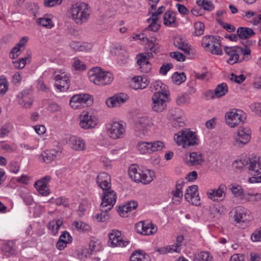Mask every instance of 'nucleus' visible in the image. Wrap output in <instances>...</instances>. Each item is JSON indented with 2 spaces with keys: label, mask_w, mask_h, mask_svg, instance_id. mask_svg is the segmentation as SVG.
<instances>
[{
  "label": "nucleus",
  "mask_w": 261,
  "mask_h": 261,
  "mask_svg": "<svg viewBox=\"0 0 261 261\" xmlns=\"http://www.w3.org/2000/svg\"><path fill=\"white\" fill-rule=\"evenodd\" d=\"M68 15L77 24H82L90 17V7L85 3L76 4L69 10Z\"/></svg>",
  "instance_id": "nucleus-1"
},
{
  "label": "nucleus",
  "mask_w": 261,
  "mask_h": 261,
  "mask_svg": "<svg viewBox=\"0 0 261 261\" xmlns=\"http://www.w3.org/2000/svg\"><path fill=\"white\" fill-rule=\"evenodd\" d=\"M88 74L91 82L100 86L110 84L114 79L112 73L110 72L102 71L98 67L90 69L88 72Z\"/></svg>",
  "instance_id": "nucleus-2"
},
{
  "label": "nucleus",
  "mask_w": 261,
  "mask_h": 261,
  "mask_svg": "<svg viewBox=\"0 0 261 261\" xmlns=\"http://www.w3.org/2000/svg\"><path fill=\"white\" fill-rule=\"evenodd\" d=\"M174 139L178 145H181L185 148L198 144V139L195 133L188 129L181 130L175 134Z\"/></svg>",
  "instance_id": "nucleus-3"
},
{
  "label": "nucleus",
  "mask_w": 261,
  "mask_h": 261,
  "mask_svg": "<svg viewBox=\"0 0 261 261\" xmlns=\"http://www.w3.org/2000/svg\"><path fill=\"white\" fill-rule=\"evenodd\" d=\"M148 175L139 169L136 165H132L128 168V175L132 180L136 182L147 184L152 181L155 176L153 172L148 170Z\"/></svg>",
  "instance_id": "nucleus-4"
},
{
  "label": "nucleus",
  "mask_w": 261,
  "mask_h": 261,
  "mask_svg": "<svg viewBox=\"0 0 261 261\" xmlns=\"http://www.w3.org/2000/svg\"><path fill=\"white\" fill-rule=\"evenodd\" d=\"M246 114L240 110H233L225 114V122L230 127H235L244 124Z\"/></svg>",
  "instance_id": "nucleus-5"
},
{
  "label": "nucleus",
  "mask_w": 261,
  "mask_h": 261,
  "mask_svg": "<svg viewBox=\"0 0 261 261\" xmlns=\"http://www.w3.org/2000/svg\"><path fill=\"white\" fill-rule=\"evenodd\" d=\"M53 79L56 81V87L60 91L65 92L69 89L70 81L64 71L62 70L55 71Z\"/></svg>",
  "instance_id": "nucleus-6"
},
{
  "label": "nucleus",
  "mask_w": 261,
  "mask_h": 261,
  "mask_svg": "<svg viewBox=\"0 0 261 261\" xmlns=\"http://www.w3.org/2000/svg\"><path fill=\"white\" fill-rule=\"evenodd\" d=\"M168 98L166 93L159 91L154 93L152 97V109L153 111L157 112H162L166 107L165 98Z\"/></svg>",
  "instance_id": "nucleus-7"
},
{
  "label": "nucleus",
  "mask_w": 261,
  "mask_h": 261,
  "mask_svg": "<svg viewBox=\"0 0 261 261\" xmlns=\"http://www.w3.org/2000/svg\"><path fill=\"white\" fill-rule=\"evenodd\" d=\"M251 139V130L248 128L238 129L237 135L234 138L233 145L238 147H242L247 144Z\"/></svg>",
  "instance_id": "nucleus-8"
},
{
  "label": "nucleus",
  "mask_w": 261,
  "mask_h": 261,
  "mask_svg": "<svg viewBox=\"0 0 261 261\" xmlns=\"http://www.w3.org/2000/svg\"><path fill=\"white\" fill-rule=\"evenodd\" d=\"M107 128L109 136L114 139L122 138L125 132L123 125L117 121L108 124Z\"/></svg>",
  "instance_id": "nucleus-9"
},
{
  "label": "nucleus",
  "mask_w": 261,
  "mask_h": 261,
  "mask_svg": "<svg viewBox=\"0 0 261 261\" xmlns=\"http://www.w3.org/2000/svg\"><path fill=\"white\" fill-rule=\"evenodd\" d=\"M150 120L147 116H143L138 118L135 124V131L136 135L141 138H144L147 133Z\"/></svg>",
  "instance_id": "nucleus-10"
},
{
  "label": "nucleus",
  "mask_w": 261,
  "mask_h": 261,
  "mask_svg": "<svg viewBox=\"0 0 261 261\" xmlns=\"http://www.w3.org/2000/svg\"><path fill=\"white\" fill-rule=\"evenodd\" d=\"M230 214L237 223H245L246 224L249 219V215L247 214L246 210L240 206L232 209Z\"/></svg>",
  "instance_id": "nucleus-11"
},
{
  "label": "nucleus",
  "mask_w": 261,
  "mask_h": 261,
  "mask_svg": "<svg viewBox=\"0 0 261 261\" xmlns=\"http://www.w3.org/2000/svg\"><path fill=\"white\" fill-rule=\"evenodd\" d=\"M103 191L101 205H102L103 207L109 206V209H112L116 201V193L111 188L107 190H104Z\"/></svg>",
  "instance_id": "nucleus-12"
},
{
  "label": "nucleus",
  "mask_w": 261,
  "mask_h": 261,
  "mask_svg": "<svg viewBox=\"0 0 261 261\" xmlns=\"http://www.w3.org/2000/svg\"><path fill=\"white\" fill-rule=\"evenodd\" d=\"M109 246L123 247L126 246L129 243L128 241L122 240L120 231L117 230H112V232L109 234Z\"/></svg>",
  "instance_id": "nucleus-13"
},
{
  "label": "nucleus",
  "mask_w": 261,
  "mask_h": 261,
  "mask_svg": "<svg viewBox=\"0 0 261 261\" xmlns=\"http://www.w3.org/2000/svg\"><path fill=\"white\" fill-rule=\"evenodd\" d=\"M97 123L95 117L89 115L87 112H83L80 116V125L82 128L88 129L93 128Z\"/></svg>",
  "instance_id": "nucleus-14"
},
{
  "label": "nucleus",
  "mask_w": 261,
  "mask_h": 261,
  "mask_svg": "<svg viewBox=\"0 0 261 261\" xmlns=\"http://www.w3.org/2000/svg\"><path fill=\"white\" fill-rule=\"evenodd\" d=\"M248 169L250 173L255 176L261 173V157L256 156L248 158Z\"/></svg>",
  "instance_id": "nucleus-15"
},
{
  "label": "nucleus",
  "mask_w": 261,
  "mask_h": 261,
  "mask_svg": "<svg viewBox=\"0 0 261 261\" xmlns=\"http://www.w3.org/2000/svg\"><path fill=\"white\" fill-rule=\"evenodd\" d=\"M50 179L51 177L46 175L35 182V188L42 195L47 196L49 194V190L47 186Z\"/></svg>",
  "instance_id": "nucleus-16"
},
{
  "label": "nucleus",
  "mask_w": 261,
  "mask_h": 261,
  "mask_svg": "<svg viewBox=\"0 0 261 261\" xmlns=\"http://www.w3.org/2000/svg\"><path fill=\"white\" fill-rule=\"evenodd\" d=\"M224 51L226 55L229 56L227 62L230 65H233L238 62H241L244 60L243 58L239 61V55L237 46H225Z\"/></svg>",
  "instance_id": "nucleus-17"
},
{
  "label": "nucleus",
  "mask_w": 261,
  "mask_h": 261,
  "mask_svg": "<svg viewBox=\"0 0 261 261\" xmlns=\"http://www.w3.org/2000/svg\"><path fill=\"white\" fill-rule=\"evenodd\" d=\"M18 103L23 108H30L33 102L32 94L28 90H23L18 95Z\"/></svg>",
  "instance_id": "nucleus-18"
},
{
  "label": "nucleus",
  "mask_w": 261,
  "mask_h": 261,
  "mask_svg": "<svg viewBox=\"0 0 261 261\" xmlns=\"http://www.w3.org/2000/svg\"><path fill=\"white\" fill-rule=\"evenodd\" d=\"M226 189V187L225 185H221L218 189L208 190L207 192V197L213 201L222 200Z\"/></svg>",
  "instance_id": "nucleus-19"
},
{
  "label": "nucleus",
  "mask_w": 261,
  "mask_h": 261,
  "mask_svg": "<svg viewBox=\"0 0 261 261\" xmlns=\"http://www.w3.org/2000/svg\"><path fill=\"white\" fill-rule=\"evenodd\" d=\"M145 48L147 52L143 54L146 56V59L153 57V54H156L160 51V46L158 43L155 42V40H148L146 44Z\"/></svg>",
  "instance_id": "nucleus-20"
},
{
  "label": "nucleus",
  "mask_w": 261,
  "mask_h": 261,
  "mask_svg": "<svg viewBox=\"0 0 261 261\" xmlns=\"http://www.w3.org/2000/svg\"><path fill=\"white\" fill-rule=\"evenodd\" d=\"M137 58V64L139 66V70L144 73L149 72L152 67L151 63L149 62L148 60L146 59V56L141 54L138 56Z\"/></svg>",
  "instance_id": "nucleus-21"
},
{
  "label": "nucleus",
  "mask_w": 261,
  "mask_h": 261,
  "mask_svg": "<svg viewBox=\"0 0 261 261\" xmlns=\"http://www.w3.org/2000/svg\"><path fill=\"white\" fill-rule=\"evenodd\" d=\"M137 207L138 202L136 201H127L124 205L119 206L118 212L121 217H127L128 212L135 210Z\"/></svg>",
  "instance_id": "nucleus-22"
},
{
  "label": "nucleus",
  "mask_w": 261,
  "mask_h": 261,
  "mask_svg": "<svg viewBox=\"0 0 261 261\" xmlns=\"http://www.w3.org/2000/svg\"><path fill=\"white\" fill-rule=\"evenodd\" d=\"M96 182L103 190L111 188V177L107 173L103 172L98 175Z\"/></svg>",
  "instance_id": "nucleus-23"
},
{
  "label": "nucleus",
  "mask_w": 261,
  "mask_h": 261,
  "mask_svg": "<svg viewBox=\"0 0 261 261\" xmlns=\"http://www.w3.org/2000/svg\"><path fill=\"white\" fill-rule=\"evenodd\" d=\"M148 84V82L146 77L138 76L132 79L130 86L134 89L138 90L146 88Z\"/></svg>",
  "instance_id": "nucleus-24"
},
{
  "label": "nucleus",
  "mask_w": 261,
  "mask_h": 261,
  "mask_svg": "<svg viewBox=\"0 0 261 261\" xmlns=\"http://www.w3.org/2000/svg\"><path fill=\"white\" fill-rule=\"evenodd\" d=\"M184 182L182 181L178 180L176 184V190L171 192L172 195V202L174 204H178L182 197V189Z\"/></svg>",
  "instance_id": "nucleus-25"
},
{
  "label": "nucleus",
  "mask_w": 261,
  "mask_h": 261,
  "mask_svg": "<svg viewBox=\"0 0 261 261\" xmlns=\"http://www.w3.org/2000/svg\"><path fill=\"white\" fill-rule=\"evenodd\" d=\"M204 162V159L201 153L193 152L190 154V160L187 162L189 166L201 165Z\"/></svg>",
  "instance_id": "nucleus-26"
},
{
  "label": "nucleus",
  "mask_w": 261,
  "mask_h": 261,
  "mask_svg": "<svg viewBox=\"0 0 261 261\" xmlns=\"http://www.w3.org/2000/svg\"><path fill=\"white\" fill-rule=\"evenodd\" d=\"M174 46L182 50L186 54H190V46L180 36H176L174 40Z\"/></svg>",
  "instance_id": "nucleus-27"
},
{
  "label": "nucleus",
  "mask_w": 261,
  "mask_h": 261,
  "mask_svg": "<svg viewBox=\"0 0 261 261\" xmlns=\"http://www.w3.org/2000/svg\"><path fill=\"white\" fill-rule=\"evenodd\" d=\"M237 33L241 41L247 40L255 34L252 29L242 27H240L237 29Z\"/></svg>",
  "instance_id": "nucleus-28"
},
{
  "label": "nucleus",
  "mask_w": 261,
  "mask_h": 261,
  "mask_svg": "<svg viewBox=\"0 0 261 261\" xmlns=\"http://www.w3.org/2000/svg\"><path fill=\"white\" fill-rule=\"evenodd\" d=\"M71 147L75 150H84L85 149V143L84 141L77 137L72 136L69 139Z\"/></svg>",
  "instance_id": "nucleus-29"
},
{
  "label": "nucleus",
  "mask_w": 261,
  "mask_h": 261,
  "mask_svg": "<svg viewBox=\"0 0 261 261\" xmlns=\"http://www.w3.org/2000/svg\"><path fill=\"white\" fill-rule=\"evenodd\" d=\"M58 153L56 149L46 150L42 152L40 158L42 162L49 163L55 159Z\"/></svg>",
  "instance_id": "nucleus-30"
},
{
  "label": "nucleus",
  "mask_w": 261,
  "mask_h": 261,
  "mask_svg": "<svg viewBox=\"0 0 261 261\" xmlns=\"http://www.w3.org/2000/svg\"><path fill=\"white\" fill-rule=\"evenodd\" d=\"M63 224V220L62 218L57 220H53L50 221L47 227L49 230L51 231V233L55 236L58 233L60 227Z\"/></svg>",
  "instance_id": "nucleus-31"
},
{
  "label": "nucleus",
  "mask_w": 261,
  "mask_h": 261,
  "mask_svg": "<svg viewBox=\"0 0 261 261\" xmlns=\"http://www.w3.org/2000/svg\"><path fill=\"white\" fill-rule=\"evenodd\" d=\"M125 101L124 98L121 96H114L109 98L106 101V105L109 108L119 107Z\"/></svg>",
  "instance_id": "nucleus-32"
},
{
  "label": "nucleus",
  "mask_w": 261,
  "mask_h": 261,
  "mask_svg": "<svg viewBox=\"0 0 261 261\" xmlns=\"http://www.w3.org/2000/svg\"><path fill=\"white\" fill-rule=\"evenodd\" d=\"M149 256L141 250H136L132 254L129 261H148Z\"/></svg>",
  "instance_id": "nucleus-33"
},
{
  "label": "nucleus",
  "mask_w": 261,
  "mask_h": 261,
  "mask_svg": "<svg viewBox=\"0 0 261 261\" xmlns=\"http://www.w3.org/2000/svg\"><path fill=\"white\" fill-rule=\"evenodd\" d=\"M101 213L97 214L95 216V218L98 222H106L109 219L108 211L111 209H109V206H102L100 205Z\"/></svg>",
  "instance_id": "nucleus-34"
},
{
  "label": "nucleus",
  "mask_w": 261,
  "mask_h": 261,
  "mask_svg": "<svg viewBox=\"0 0 261 261\" xmlns=\"http://www.w3.org/2000/svg\"><path fill=\"white\" fill-rule=\"evenodd\" d=\"M150 142L139 141L137 143V148L140 153H151V150L150 148Z\"/></svg>",
  "instance_id": "nucleus-35"
},
{
  "label": "nucleus",
  "mask_w": 261,
  "mask_h": 261,
  "mask_svg": "<svg viewBox=\"0 0 261 261\" xmlns=\"http://www.w3.org/2000/svg\"><path fill=\"white\" fill-rule=\"evenodd\" d=\"M216 38L214 36L208 35L203 37L201 41V45L205 50L209 51L211 46L213 44Z\"/></svg>",
  "instance_id": "nucleus-36"
},
{
  "label": "nucleus",
  "mask_w": 261,
  "mask_h": 261,
  "mask_svg": "<svg viewBox=\"0 0 261 261\" xmlns=\"http://www.w3.org/2000/svg\"><path fill=\"white\" fill-rule=\"evenodd\" d=\"M228 92V87L226 83H222L217 86L214 93L217 97H221Z\"/></svg>",
  "instance_id": "nucleus-37"
},
{
  "label": "nucleus",
  "mask_w": 261,
  "mask_h": 261,
  "mask_svg": "<svg viewBox=\"0 0 261 261\" xmlns=\"http://www.w3.org/2000/svg\"><path fill=\"white\" fill-rule=\"evenodd\" d=\"M31 58V54L29 53H27V55L19 59L18 60L13 61V64L14 65V67L16 69H22L23 68L26 64L27 61L29 60Z\"/></svg>",
  "instance_id": "nucleus-38"
},
{
  "label": "nucleus",
  "mask_w": 261,
  "mask_h": 261,
  "mask_svg": "<svg viewBox=\"0 0 261 261\" xmlns=\"http://www.w3.org/2000/svg\"><path fill=\"white\" fill-rule=\"evenodd\" d=\"M209 52L213 55H221L223 53L222 49L221 48V44L218 39L216 38L213 44L211 46Z\"/></svg>",
  "instance_id": "nucleus-39"
},
{
  "label": "nucleus",
  "mask_w": 261,
  "mask_h": 261,
  "mask_svg": "<svg viewBox=\"0 0 261 261\" xmlns=\"http://www.w3.org/2000/svg\"><path fill=\"white\" fill-rule=\"evenodd\" d=\"M176 20L175 15H172V12L171 11L166 12L164 15V23L165 25H171L174 24Z\"/></svg>",
  "instance_id": "nucleus-40"
},
{
  "label": "nucleus",
  "mask_w": 261,
  "mask_h": 261,
  "mask_svg": "<svg viewBox=\"0 0 261 261\" xmlns=\"http://www.w3.org/2000/svg\"><path fill=\"white\" fill-rule=\"evenodd\" d=\"M157 231L156 227L151 223L145 221L143 228V235H150L155 233Z\"/></svg>",
  "instance_id": "nucleus-41"
},
{
  "label": "nucleus",
  "mask_w": 261,
  "mask_h": 261,
  "mask_svg": "<svg viewBox=\"0 0 261 261\" xmlns=\"http://www.w3.org/2000/svg\"><path fill=\"white\" fill-rule=\"evenodd\" d=\"M197 5L204 10L211 11L214 9V5L212 2L208 0H196Z\"/></svg>",
  "instance_id": "nucleus-42"
},
{
  "label": "nucleus",
  "mask_w": 261,
  "mask_h": 261,
  "mask_svg": "<svg viewBox=\"0 0 261 261\" xmlns=\"http://www.w3.org/2000/svg\"><path fill=\"white\" fill-rule=\"evenodd\" d=\"M80 105V108L81 106L85 105L86 106H90L92 103V99L91 96L88 94H79Z\"/></svg>",
  "instance_id": "nucleus-43"
},
{
  "label": "nucleus",
  "mask_w": 261,
  "mask_h": 261,
  "mask_svg": "<svg viewBox=\"0 0 261 261\" xmlns=\"http://www.w3.org/2000/svg\"><path fill=\"white\" fill-rule=\"evenodd\" d=\"M248 161V158L241 160H237L233 162L232 165L235 170H241L244 168L247 169Z\"/></svg>",
  "instance_id": "nucleus-44"
},
{
  "label": "nucleus",
  "mask_w": 261,
  "mask_h": 261,
  "mask_svg": "<svg viewBox=\"0 0 261 261\" xmlns=\"http://www.w3.org/2000/svg\"><path fill=\"white\" fill-rule=\"evenodd\" d=\"M172 79L174 83L180 85L186 80V75L184 72L178 73L176 72L173 73Z\"/></svg>",
  "instance_id": "nucleus-45"
},
{
  "label": "nucleus",
  "mask_w": 261,
  "mask_h": 261,
  "mask_svg": "<svg viewBox=\"0 0 261 261\" xmlns=\"http://www.w3.org/2000/svg\"><path fill=\"white\" fill-rule=\"evenodd\" d=\"M37 22L40 25L47 29H50L54 26L51 19L48 17L40 18L38 19Z\"/></svg>",
  "instance_id": "nucleus-46"
},
{
  "label": "nucleus",
  "mask_w": 261,
  "mask_h": 261,
  "mask_svg": "<svg viewBox=\"0 0 261 261\" xmlns=\"http://www.w3.org/2000/svg\"><path fill=\"white\" fill-rule=\"evenodd\" d=\"M89 249L90 252L87 249H83L82 251V255H84L85 257H89L92 253L96 251V243L94 241H90L89 245Z\"/></svg>",
  "instance_id": "nucleus-47"
},
{
  "label": "nucleus",
  "mask_w": 261,
  "mask_h": 261,
  "mask_svg": "<svg viewBox=\"0 0 261 261\" xmlns=\"http://www.w3.org/2000/svg\"><path fill=\"white\" fill-rule=\"evenodd\" d=\"M174 245L167 246L165 247L158 248L156 251L162 254H166L169 252H180V249L174 248Z\"/></svg>",
  "instance_id": "nucleus-48"
},
{
  "label": "nucleus",
  "mask_w": 261,
  "mask_h": 261,
  "mask_svg": "<svg viewBox=\"0 0 261 261\" xmlns=\"http://www.w3.org/2000/svg\"><path fill=\"white\" fill-rule=\"evenodd\" d=\"M195 31L193 34L195 36H199L202 35L204 31V24L201 22H196L194 24Z\"/></svg>",
  "instance_id": "nucleus-49"
},
{
  "label": "nucleus",
  "mask_w": 261,
  "mask_h": 261,
  "mask_svg": "<svg viewBox=\"0 0 261 261\" xmlns=\"http://www.w3.org/2000/svg\"><path fill=\"white\" fill-rule=\"evenodd\" d=\"M198 187L196 185H193L189 187L187 190L185 194V199H189L190 197L191 196L196 195V194H198Z\"/></svg>",
  "instance_id": "nucleus-50"
},
{
  "label": "nucleus",
  "mask_w": 261,
  "mask_h": 261,
  "mask_svg": "<svg viewBox=\"0 0 261 261\" xmlns=\"http://www.w3.org/2000/svg\"><path fill=\"white\" fill-rule=\"evenodd\" d=\"M210 257L209 252L203 251L195 255L194 261H209Z\"/></svg>",
  "instance_id": "nucleus-51"
},
{
  "label": "nucleus",
  "mask_w": 261,
  "mask_h": 261,
  "mask_svg": "<svg viewBox=\"0 0 261 261\" xmlns=\"http://www.w3.org/2000/svg\"><path fill=\"white\" fill-rule=\"evenodd\" d=\"M151 153L153 152L161 150L165 147L164 144L160 141H155L150 142Z\"/></svg>",
  "instance_id": "nucleus-52"
},
{
  "label": "nucleus",
  "mask_w": 261,
  "mask_h": 261,
  "mask_svg": "<svg viewBox=\"0 0 261 261\" xmlns=\"http://www.w3.org/2000/svg\"><path fill=\"white\" fill-rule=\"evenodd\" d=\"M229 188L236 197L241 196L243 194V190L241 186L239 185L231 184L229 186Z\"/></svg>",
  "instance_id": "nucleus-53"
},
{
  "label": "nucleus",
  "mask_w": 261,
  "mask_h": 261,
  "mask_svg": "<svg viewBox=\"0 0 261 261\" xmlns=\"http://www.w3.org/2000/svg\"><path fill=\"white\" fill-rule=\"evenodd\" d=\"M70 46L75 51H84L86 50V47L81 42L72 41L70 43Z\"/></svg>",
  "instance_id": "nucleus-54"
},
{
  "label": "nucleus",
  "mask_w": 261,
  "mask_h": 261,
  "mask_svg": "<svg viewBox=\"0 0 261 261\" xmlns=\"http://www.w3.org/2000/svg\"><path fill=\"white\" fill-rule=\"evenodd\" d=\"M111 52L112 55L119 57L123 54H125L126 51L121 45H116L112 48Z\"/></svg>",
  "instance_id": "nucleus-55"
},
{
  "label": "nucleus",
  "mask_w": 261,
  "mask_h": 261,
  "mask_svg": "<svg viewBox=\"0 0 261 261\" xmlns=\"http://www.w3.org/2000/svg\"><path fill=\"white\" fill-rule=\"evenodd\" d=\"M8 89V84L7 80L3 77H0V94L4 95Z\"/></svg>",
  "instance_id": "nucleus-56"
},
{
  "label": "nucleus",
  "mask_w": 261,
  "mask_h": 261,
  "mask_svg": "<svg viewBox=\"0 0 261 261\" xmlns=\"http://www.w3.org/2000/svg\"><path fill=\"white\" fill-rule=\"evenodd\" d=\"M80 98L79 94L74 95L70 99V106L76 109L80 108Z\"/></svg>",
  "instance_id": "nucleus-57"
},
{
  "label": "nucleus",
  "mask_w": 261,
  "mask_h": 261,
  "mask_svg": "<svg viewBox=\"0 0 261 261\" xmlns=\"http://www.w3.org/2000/svg\"><path fill=\"white\" fill-rule=\"evenodd\" d=\"M2 249L5 252L9 253L10 254H13L15 253V250L13 248V244L11 242H9L2 246Z\"/></svg>",
  "instance_id": "nucleus-58"
},
{
  "label": "nucleus",
  "mask_w": 261,
  "mask_h": 261,
  "mask_svg": "<svg viewBox=\"0 0 261 261\" xmlns=\"http://www.w3.org/2000/svg\"><path fill=\"white\" fill-rule=\"evenodd\" d=\"M217 21H218V23L223 27V29L227 31L228 32H233L236 30L235 27L231 24L224 22L219 19H217Z\"/></svg>",
  "instance_id": "nucleus-59"
},
{
  "label": "nucleus",
  "mask_w": 261,
  "mask_h": 261,
  "mask_svg": "<svg viewBox=\"0 0 261 261\" xmlns=\"http://www.w3.org/2000/svg\"><path fill=\"white\" fill-rule=\"evenodd\" d=\"M171 57L176 59L178 61L182 62L186 60V56L178 51H173L170 53Z\"/></svg>",
  "instance_id": "nucleus-60"
},
{
  "label": "nucleus",
  "mask_w": 261,
  "mask_h": 261,
  "mask_svg": "<svg viewBox=\"0 0 261 261\" xmlns=\"http://www.w3.org/2000/svg\"><path fill=\"white\" fill-rule=\"evenodd\" d=\"M50 200L53 203H55L58 205H63L65 207L68 206V204L66 201V199L64 197H60L55 199L52 198Z\"/></svg>",
  "instance_id": "nucleus-61"
},
{
  "label": "nucleus",
  "mask_w": 261,
  "mask_h": 261,
  "mask_svg": "<svg viewBox=\"0 0 261 261\" xmlns=\"http://www.w3.org/2000/svg\"><path fill=\"white\" fill-rule=\"evenodd\" d=\"M72 66L76 70H84L86 69V65L78 59H75Z\"/></svg>",
  "instance_id": "nucleus-62"
},
{
  "label": "nucleus",
  "mask_w": 261,
  "mask_h": 261,
  "mask_svg": "<svg viewBox=\"0 0 261 261\" xmlns=\"http://www.w3.org/2000/svg\"><path fill=\"white\" fill-rule=\"evenodd\" d=\"M230 80L234 81L235 83L238 84H241L246 79V77L243 74H240L237 75L235 74L232 73L230 75Z\"/></svg>",
  "instance_id": "nucleus-63"
},
{
  "label": "nucleus",
  "mask_w": 261,
  "mask_h": 261,
  "mask_svg": "<svg viewBox=\"0 0 261 261\" xmlns=\"http://www.w3.org/2000/svg\"><path fill=\"white\" fill-rule=\"evenodd\" d=\"M250 108L255 114L261 116V103L255 102L252 103Z\"/></svg>",
  "instance_id": "nucleus-64"
}]
</instances>
